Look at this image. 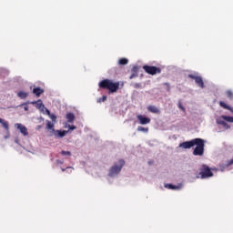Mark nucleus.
Returning <instances> with one entry per match:
<instances>
[{
	"instance_id": "1",
	"label": "nucleus",
	"mask_w": 233,
	"mask_h": 233,
	"mask_svg": "<svg viewBox=\"0 0 233 233\" xmlns=\"http://www.w3.org/2000/svg\"><path fill=\"white\" fill-rule=\"evenodd\" d=\"M99 88L102 90H108L109 94H116L119 89V86L123 88L125 86L124 82H113L112 80L106 78L98 83Z\"/></svg>"
},
{
	"instance_id": "2",
	"label": "nucleus",
	"mask_w": 233,
	"mask_h": 233,
	"mask_svg": "<svg viewBox=\"0 0 233 233\" xmlns=\"http://www.w3.org/2000/svg\"><path fill=\"white\" fill-rule=\"evenodd\" d=\"M195 145L193 156H203L205 154V140L203 138H197Z\"/></svg>"
},
{
	"instance_id": "3",
	"label": "nucleus",
	"mask_w": 233,
	"mask_h": 233,
	"mask_svg": "<svg viewBox=\"0 0 233 233\" xmlns=\"http://www.w3.org/2000/svg\"><path fill=\"white\" fill-rule=\"evenodd\" d=\"M123 167H125V160L120 159L119 166L115 165V166L111 167V168L109 169L108 177H114V176H117V174H119V172H121V168H123Z\"/></svg>"
},
{
	"instance_id": "4",
	"label": "nucleus",
	"mask_w": 233,
	"mask_h": 233,
	"mask_svg": "<svg viewBox=\"0 0 233 233\" xmlns=\"http://www.w3.org/2000/svg\"><path fill=\"white\" fill-rule=\"evenodd\" d=\"M198 176H200L201 179H207L208 177H212L214 173H212L208 166L202 165Z\"/></svg>"
},
{
	"instance_id": "5",
	"label": "nucleus",
	"mask_w": 233,
	"mask_h": 233,
	"mask_svg": "<svg viewBox=\"0 0 233 233\" xmlns=\"http://www.w3.org/2000/svg\"><path fill=\"white\" fill-rule=\"evenodd\" d=\"M143 70L149 76H156V74H161V67L154 66H143Z\"/></svg>"
},
{
	"instance_id": "6",
	"label": "nucleus",
	"mask_w": 233,
	"mask_h": 233,
	"mask_svg": "<svg viewBox=\"0 0 233 233\" xmlns=\"http://www.w3.org/2000/svg\"><path fill=\"white\" fill-rule=\"evenodd\" d=\"M189 79H194L195 83L198 84V86L200 88H205V82H203V78L201 76H198L196 75H188Z\"/></svg>"
},
{
	"instance_id": "7",
	"label": "nucleus",
	"mask_w": 233,
	"mask_h": 233,
	"mask_svg": "<svg viewBox=\"0 0 233 233\" xmlns=\"http://www.w3.org/2000/svg\"><path fill=\"white\" fill-rule=\"evenodd\" d=\"M196 141H197V138L192 139L190 141H186V142L180 143L179 147L185 148V149L192 148V147H196Z\"/></svg>"
},
{
	"instance_id": "8",
	"label": "nucleus",
	"mask_w": 233,
	"mask_h": 233,
	"mask_svg": "<svg viewBox=\"0 0 233 233\" xmlns=\"http://www.w3.org/2000/svg\"><path fill=\"white\" fill-rule=\"evenodd\" d=\"M137 119L139 125H149V123L151 121L149 117H147L143 115H137Z\"/></svg>"
},
{
	"instance_id": "9",
	"label": "nucleus",
	"mask_w": 233,
	"mask_h": 233,
	"mask_svg": "<svg viewBox=\"0 0 233 233\" xmlns=\"http://www.w3.org/2000/svg\"><path fill=\"white\" fill-rule=\"evenodd\" d=\"M16 128L23 134V136H28V128L22 124H15Z\"/></svg>"
},
{
	"instance_id": "10",
	"label": "nucleus",
	"mask_w": 233,
	"mask_h": 233,
	"mask_svg": "<svg viewBox=\"0 0 233 233\" xmlns=\"http://www.w3.org/2000/svg\"><path fill=\"white\" fill-rule=\"evenodd\" d=\"M53 134H54L55 137H65V136H66V134H68V131L55 130V132Z\"/></svg>"
},
{
	"instance_id": "11",
	"label": "nucleus",
	"mask_w": 233,
	"mask_h": 233,
	"mask_svg": "<svg viewBox=\"0 0 233 233\" xmlns=\"http://www.w3.org/2000/svg\"><path fill=\"white\" fill-rule=\"evenodd\" d=\"M147 110H148V112H151V114H160L161 113L159 108H157V106H148Z\"/></svg>"
},
{
	"instance_id": "12",
	"label": "nucleus",
	"mask_w": 233,
	"mask_h": 233,
	"mask_svg": "<svg viewBox=\"0 0 233 233\" xmlns=\"http://www.w3.org/2000/svg\"><path fill=\"white\" fill-rule=\"evenodd\" d=\"M217 123L218 125H221L222 127H224V128H226L227 130L230 128V126L228 123H226L225 120H222V118H218Z\"/></svg>"
},
{
	"instance_id": "13",
	"label": "nucleus",
	"mask_w": 233,
	"mask_h": 233,
	"mask_svg": "<svg viewBox=\"0 0 233 233\" xmlns=\"http://www.w3.org/2000/svg\"><path fill=\"white\" fill-rule=\"evenodd\" d=\"M45 92V90H43L41 87H35L33 89V94H35V96H36V97H39L41 96V94H43Z\"/></svg>"
},
{
	"instance_id": "14",
	"label": "nucleus",
	"mask_w": 233,
	"mask_h": 233,
	"mask_svg": "<svg viewBox=\"0 0 233 233\" xmlns=\"http://www.w3.org/2000/svg\"><path fill=\"white\" fill-rule=\"evenodd\" d=\"M219 106H221L225 110H229V112H231L233 114V107L229 106L228 105H226L225 102L220 101L219 102Z\"/></svg>"
},
{
	"instance_id": "15",
	"label": "nucleus",
	"mask_w": 233,
	"mask_h": 233,
	"mask_svg": "<svg viewBox=\"0 0 233 233\" xmlns=\"http://www.w3.org/2000/svg\"><path fill=\"white\" fill-rule=\"evenodd\" d=\"M66 117L68 123H74L76 119V116L74 115V113H67Z\"/></svg>"
},
{
	"instance_id": "16",
	"label": "nucleus",
	"mask_w": 233,
	"mask_h": 233,
	"mask_svg": "<svg viewBox=\"0 0 233 233\" xmlns=\"http://www.w3.org/2000/svg\"><path fill=\"white\" fill-rule=\"evenodd\" d=\"M46 130H51L52 134L56 131L54 128V123L50 122L49 120H46Z\"/></svg>"
},
{
	"instance_id": "17",
	"label": "nucleus",
	"mask_w": 233,
	"mask_h": 233,
	"mask_svg": "<svg viewBox=\"0 0 233 233\" xmlns=\"http://www.w3.org/2000/svg\"><path fill=\"white\" fill-rule=\"evenodd\" d=\"M33 105H36V108H39V110H45V105L41 100H38L36 102H33Z\"/></svg>"
},
{
	"instance_id": "18",
	"label": "nucleus",
	"mask_w": 233,
	"mask_h": 233,
	"mask_svg": "<svg viewBox=\"0 0 233 233\" xmlns=\"http://www.w3.org/2000/svg\"><path fill=\"white\" fill-rule=\"evenodd\" d=\"M231 165H233V159L228 160L225 164L220 165V168L223 170L224 168H228Z\"/></svg>"
},
{
	"instance_id": "19",
	"label": "nucleus",
	"mask_w": 233,
	"mask_h": 233,
	"mask_svg": "<svg viewBox=\"0 0 233 233\" xmlns=\"http://www.w3.org/2000/svg\"><path fill=\"white\" fill-rule=\"evenodd\" d=\"M165 188H168L169 190H179L180 187L172 184H166Z\"/></svg>"
},
{
	"instance_id": "20",
	"label": "nucleus",
	"mask_w": 233,
	"mask_h": 233,
	"mask_svg": "<svg viewBox=\"0 0 233 233\" xmlns=\"http://www.w3.org/2000/svg\"><path fill=\"white\" fill-rule=\"evenodd\" d=\"M0 123L2 124V127L5 128V130H9L10 127L8 125V121L0 118Z\"/></svg>"
},
{
	"instance_id": "21",
	"label": "nucleus",
	"mask_w": 233,
	"mask_h": 233,
	"mask_svg": "<svg viewBox=\"0 0 233 233\" xmlns=\"http://www.w3.org/2000/svg\"><path fill=\"white\" fill-rule=\"evenodd\" d=\"M18 97H20V99H26V97H28V93L24 92V91H19L17 93Z\"/></svg>"
},
{
	"instance_id": "22",
	"label": "nucleus",
	"mask_w": 233,
	"mask_h": 233,
	"mask_svg": "<svg viewBox=\"0 0 233 233\" xmlns=\"http://www.w3.org/2000/svg\"><path fill=\"white\" fill-rule=\"evenodd\" d=\"M220 119H223L224 121H228V123H233V116L222 115L220 116Z\"/></svg>"
},
{
	"instance_id": "23",
	"label": "nucleus",
	"mask_w": 233,
	"mask_h": 233,
	"mask_svg": "<svg viewBox=\"0 0 233 233\" xmlns=\"http://www.w3.org/2000/svg\"><path fill=\"white\" fill-rule=\"evenodd\" d=\"M118 64H120V65H128V59H127V58H120L118 60Z\"/></svg>"
},
{
	"instance_id": "24",
	"label": "nucleus",
	"mask_w": 233,
	"mask_h": 233,
	"mask_svg": "<svg viewBox=\"0 0 233 233\" xmlns=\"http://www.w3.org/2000/svg\"><path fill=\"white\" fill-rule=\"evenodd\" d=\"M137 131L138 132H148V127H138Z\"/></svg>"
},
{
	"instance_id": "25",
	"label": "nucleus",
	"mask_w": 233,
	"mask_h": 233,
	"mask_svg": "<svg viewBox=\"0 0 233 233\" xmlns=\"http://www.w3.org/2000/svg\"><path fill=\"white\" fill-rule=\"evenodd\" d=\"M226 94L229 99H233V92L231 90H228Z\"/></svg>"
},
{
	"instance_id": "26",
	"label": "nucleus",
	"mask_w": 233,
	"mask_h": 233,
	"mask_svg": "<svg viewBox=\"0 0 233 233\" xmlns=\"http://www.w3.org/2000/svg\"><path fill=\"white\" fill-rule=\"evenodd\" d=\"M50 119L52 120L53 123H56L57 116L54 114L49 115Z\"/></svg>"
},
{
	"instance_id": "27",
	"label": "nucleus",
	"mask_w": 233,
	"mask_h": 233,
	"mask_svg": "<svg viewBox=\"0 0 233 233\" xmlns=\"http://www.w3.org/2000/svg\"><path fill=\"white\" fill-rule=\"evenodd\" d=\"M60 154L61 156H72V153L70 151H65V150H62Z\"/></svg>"
},
{
	"instance_id": "28",
	"label": "nucleus",
	"mask_w": 233,
	"mask_h": 233,
	"mask_svg": "<svg viewBox=\"0 0 233 233\" xmlns=\"http://www.w3.org/2000/svg\"><path fill=\"white\" fill-rule=\"evenodd\" d=\"M106 101V96H103L101 98L98 99V103H105Z\"/></svg>"
},
{
	"instance_id": "29",
	"label": "nucleus",
	"mask_w": 233,
	"mask_h": 233,
	"mask_svg": "<svg viewBox=\"0 0 233 233\" xmlns=\"http://www.w3.org/2000/svg\"><path fill=\"white\" fill-rule=\"evenodd\" d=\"M177 106L180 110H182L183 112H185V106H183V104L181 102H178Z\"/></svg>"
},
{
	"instance_id": "30",
	"label": "nucleus",
	"mask_w": 233,
	"mask_h": 233,
	"mask_svg": "<svg viewBox=\"0 0 233 233\" xmlns=\"http://www.w3.org/2000/svg\"><path fill=\"white\" fill-rule=\"evenodd\" d=\"M134 88H141V84H139V83H136V84H134Z\"/></svg>"
},
{
	"instance_id": "31",
	"label": "nucleus",
	"mask_w": 233,
	"mask_h": 233,
	"mask_svg": "<svg viewBox=\"0 0 233 233\" xmlns=\"http://www.w3.org/2000/svg\"><path fill=\"white\" fill-rule=\"evenodd\" d=\"M69 127V130H76V126H68Z\"/></svg>"
},
{
	"instance_id": "32",
	"label": "nucleus",
	"mask_w": 233,
	"mask_h": 233,
	"mask_svg": "<svg viewBox=\"0 0 233 233\" xmlns=\"http://www.w3.org/2000/svg\"><path fill=\"white\" fill-rule=\"evenodd\" d=\"M134 77H136V74H132V75L129 76V79H134Z\"/></svg>"
},
{
	"instance_id": "33",
	"label": "nucleus",
	"mask_w": 233,
	"mask_h": 233,
	"mask_svg": "<svg viewBox=\"0 0 233 233\" xmlns=\"http://www.w3.org/2000/svg\"><path fill=\"white\" fill-rule=\"evenodd\" d=\"M56 163H57V165H63V161H61V160H56Z\"/></svg>"
},
{
	"instance_id": "34",
	"label": "nucleus",
	"mask_w": 233,
	"mask_h": 233,
	"mask_svg": "<svg viewBox=\"0 0 233 233\" xmlns=\"http://www.w3.org/2000/svg\"><path fill=\"white\" fill-rule=\"evenodd\" d=\"M46 112L47 116H50L52 114V113H50V110H48V109H46Z\"/></svg>"
},
{
	"instance_id": "35",
	"label": "nucleus",
	"mask_w": 233,
	"mask_h": 233,
	"mask_svg": "<svg viewBox=\"0 0 233 233\" xmlns=\"http://www.w3.org/2000/svg\"><path fill=\"white\" fill-rule=\"evenodd\" d=\"M148 165H154V160L148 161Z\"/></svg>"
},
{
	"instance_id": "36",
	"label": "nucleus",
	"mask_w": 233,
	"mask_h": 233,
	"mask_svg": "<svg viewBox=\"0 0 233 233\" xmlns=\"http://www.w3.org/2000/svg\"><path fill=\"white\" fill-rule=\"evenodd\" d=\"M164 85H166V86H170V84L168 83H165Z\"/></svg>"
},
{
	"instance_id": "37",
	"label": "nucleus",
	"mask_w": 233,
	"mask_h": 233,
	"mask_svg": "<svg viewBox=\"0 0 233 233\" xmlns=\"http://www.w3.org/2000/svg\"><path fill=\"white\" fill-rule=\"evenodd\" d=\"M62 172H65L66 170V168H61Z\"/></svg>"
},
{
	"instance_id": "38",
	"label": "nucleus",
	"mask_w": 233,
	"mask_h": 233,
	"mask_svg": "<svg viewBox=\"0 0 233 233\" xmlns=\"http://www.w3.org/2000/svg\"><path fill=\"white\" fill-rule=\"evenodd\" d=\"M66 168H72V167H66Z\"/></svg>"
}]
</instances>
